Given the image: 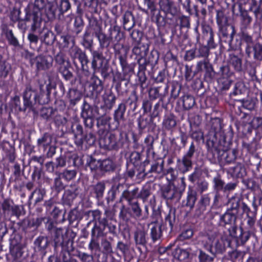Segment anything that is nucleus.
<instances>
[{
  "instance_id": "obj_4",
  "label": "nucleus",
  "mask_w": 262,
  "mask_h": 262,
  "mask_svg": "<svg viewBox=\"0 0 262 262\" xmlns=\"http://www.w3.org/2000/svg\"><path fill=\"white\" fill-rule=\"evenodd\" d=\"M195 151V147L192 142L186 153L183 156L182 159L177 160V167L183 173H185L191 169L192 167V158Z\"/></svg>"
},
{
  "instance_id": "obj_57",
  "label": "nucleus",
  "mask_w": 262,
  "mask_h": 262,
  "mask_svg": "<svg viewBox=\"0 0 262 262\" xmlns=\"http://www.w3.org/2000/svg\"><path fill=\"white\" fill-rule=\"evenodd\" d=\"M208 183L206 180H200L197 183V190L202 193L208 189Z\"/></svg>"
},
{
  "instance_id": "obj_12",
  "label": "nucleus",
  "mask_w": 262,
  "mask_h": 262,
  "mask_svg": "<svg viewBox=\"0 0 262 262\" xmlns=\"http://www.w3.org/2000/svg\"><path fill=\"white\" fill-rule=\"evenodd\" d=\"M99 223L100 225H97L96 224L91 231V236L98 239L105 235L104 231L106 226V219H103L99 222Z\"/></svg>"
},
{
  "instance_id": "obj_38",
  "label": "nucleus",
  "mask_w": 262,
  "mask_h": 262,
  "mask_svg": "<svg viewBox=\"0 0 262 262\" xmlns=\"http://www.w3.org/2000/svg\"><path fill=\"white\" fill-rule=\"evenodd\" d=\"M77 174V171L75 170L65 169L60 176L62 177L67 181H70L73 180Z\"/></svg>"
},
{
  "instance_id": "obj_47",
  "label": "nucleus",
  "mask_w": 262,
  "mask_h": 262,
  "mask_svg": "<svg viewBox=\"0 0 262 262\" xmlns=\"http://www.w3.org/2000/svg\"><path fill=\"white\" fill-rule=\"evenodd\" d=\"M150 194V188L148 185H145L143 187L140 193L138 195L142 199L144 202L146 201L148 196Z\"/></svg>"
},
{
  "instance_id": "obj_29",
  "label": "nucleus",
  "mask_w": 262,
  "mask_h": 262,
  "mask_svg": "<svg viewBox=\"0 0 262 262\" xmlns=\"http://www.w3.org/2000/svg\"><path fill=\"white\" fill-rule=\"evenodd\" d=\"M91 80L90 86L92 88V92H96V93H100L103 89L101 80L94 75L92 77Z\"/></svg>"
},
{
  "instance_id": "obj_30",
  "label": "nucleus",
  "mask_w": 262,
  "mask_h": 262,
  "mask_svg": "<svg viewBox=\"0 0 262 262\" xmlns=\"http://www.w3.org/2000/svg\"><path fill=\"white\" fill-rule=\"evenodd\" d=\"M10 69V65L4 60L2 56L0 55V78L6 77Z\"/></svg>"
},
{
  "instance_id": "obj_56",
  "label": "nucleus",
  "mask_w": 262,
  "mask_h": 262,
  "mask_svg": "<svg viewBox=\"0 0 262 262\" xmlns=\"http://www.w3.org/2000/svg\"><path fill=\"white\" fill-rule=\"evenodd\" d=\"M77 58L78 59L79 61L80 62L82 70H86L85 68L87 67V64L88 63L89 60L87 56L86 55L85 53L82 52V53L79 55V56Z\"/></svg>"
},
{
  "instance_id": "obj_62",
  "label": "nucleus",
  "mask_w": 262,
  "mask_h": 262,
  "mask_svg": "<svg viewBox=\"0 0 262 262\" xmlns=\"http://www.w3.org/2000/svg\"><path fill=\"white\" fill-rule=\"evenodd\" d=\"M191 137L199 142L204 139L203 133L200 129L192 131L191 134Z\"/></svg>"
},
{
  "instance_id": "obj_21",
  "label": "nucleus",
  "mask_w": 262,
  "mask_h": 262,
  "mask_svg": "<svg viewBox=\"0 0 262 262\" xmlns=\"http://www.w3.org/2000/svg\"><path fill=\"white\" fill-rule=\"evenodd\" d=\"M68 95L70 99V104L72 105H76L82 97L80 91L74 89H70Z\"/></svg>"
},
{
  "instance_id": "obj_60",
  "label": "nucleus",
  "mask_w": 262,
  "mask_h": 262,
  "mask_svg": "<svg viewBox=\"0 0 262 262\" xmlns=\"http://www.w3.org/2000/svg\"><path fill=\"white\" fill-rule=\"evenodd\" d=\"M154 142V138L152 136L148 135L145 138L144 143L146 144L147 151L150 152L153 149Z\"/></svg>"
},
{
  "instance_id": "obj_48",
  "label": "nucleus",
  "mask_w": 262,
  "mask_h": 262,
  "mask_svg": "<svg viewBox=\"0 0 262 262\" xmlns=\"http://www.w3.org/2000/svg\"><path fill=\"white\" fill-rule=\"evenodd\" d=\"M6 37L9 43L14 46H17L18 45V41L14 36L11 30H7L6 31Z\"/></svg>"
},
{
  "instance_id": "obj_37",
  "label": "nucleus",
  "mask_w": 262,
  "mask_h": 262,
  "mask_svg": "<svg viewBox=\"0 0 262 262\" xmlns=\"http://www.w3.org/2000/svg\"><path fill=\"white\" fill-rule=\"evenodd\" d=\"M115 168L114 162L109 159L101 161V170L104 171L113 170Z\"/></svg>"
},
{
  "instance_id": "obj_45",
  "label": "nucleus",
  "mask_w": 262,
  "mask_h": 262,
  "mask_svg": "<svg viewBox=\"0 0 262 262\" xmlns=\"http://www.w3.org/2000/svg\"><path fill=\"white\" fill-rule=\"evenodd\" d=\"M92 67L93 69V74L98 72H100L103 76H105L107 72V68L106 66L103 67H99L97 66V60L93 59L92 61Z\"/></svg>"
},
{
  "instance_id": "obj_58",
  "label": "nucleus",
  "mask_w": 262,
  "mask_h": 262,
  "mask_svg": "<svg viewBox=\"0 0 262 262\" xmlns=\"http://www.w3.org/2000/svg\"><path fill=\"white\" fill-rule=\"evenodd\" d=\"M59 70L66 80H68L72 78V73L68 69L67 66L59 67Z\"/></svg>"
},
{
  "instance_id": "obj_54",
  "label": "nucleus",
  "mask_w": 262,
  "mask_h": 262,
  "mask_svg": "<svg viewBox=\"0 0 262 262\" xmlns=\"http://www.w3.org/2000/svg\"><path fill=\"white\" fill-rule=\"evenodd\" d=\"M81 53H82V50L77 46H73L69 50L70 55L74 61Z\"/></svg>"
},
{
  "instance_id": "obj_32",
  "label": "nucleus",
  "mask_w": 262,
  "mask_h": 262,
  "mask_svg": "<svg viewBox=\"0 0 262 262\" xmlns=\"http://www.w3.org/2000/svg\"><path fill=\"white\" fill-rule=\"evenodd\" d=\"M183 105L185 110H189L192 108L195 104V100L193 97L190 95H185L182 98Z\"/></svg>"
},
{
  "instance_id": "obj_42",
  "label": "nucleus",
  "mask_w": 262,
  "mask_h": 262,
  "mask_svg": "<svg viewBox=\"0 0 262 262\" xmlns=\"http://www.w3.org/2000/svg\"><path fill=\"white\" fill-rule=\"evenodd\" d=\"M246 88L243 82L238 81L235 84L234 90L231 94V96H237L241 95L245 92Z\"/></svg>"
},
{
  "instance_id": "obj_6",
  "label": "nucleus",
  "mask_w": 262,
  "mask_h": 262,
  "mask_svg": "<svg viewBox=\"0 0 262 262\" xmlns=\"http://www.w3.org/2000/svg\"><path fill=\"white\" fill-rule=\"evenodd\" d=\"M92 33L97 38L101 48H107L111 43L110 37L107 36L102 31L101 27L96 23L95 26H91Z\"/></svg>"
},
{
  "instance_id": "obj_17",
  "label": "nucleus",
  "mask_w": 262,
  "mask_h": 262,
  "mask_svg": "<svg viewBox=\"0 0 262 262\" xmlns=\"http://www.w3.org/2000/svg\"><path fill=\"white\" fill-rule=\"evenodd\" d=\"M178 194V189L174 186H167L164 187L162 190V195L167 200H172Z\"/></svg>"
},
{
  "instance_id": "obj_11",
  "label": "nucleus",
  "mask_w": 262,
  "mask_h": 262,
  "mask_svg": "<svg viewBox=\"0 0 262 262\" xmlns=\"http://www.w3.org/2000/svg\"><path fill=\"white\" fill-rule=\"evenodd\" d=\"M214 235L200 234L198 237V242L210 252L212 251Z\"/></svg>"
},
{
  "instance_id": "obj_43",
  "label": "nucleus",
  "mask_w": 262,
  "mask_h": 262,
  "mask_svg": "<svg viewBox=\"0 0 262 262\" xmlns=\"http://www.w3.org/2000/svg\"><path fill=\"white\" fill-rule=\"evenodd\" d=\"M230 170L233 175L237 177H242L245 172L244 168L241 164H237L234 167H231Z\"/></svg>"
},
{
  "instance_id": "obj_27",
  "label": "nucleus",
  "mask_w": 262,
  "mask_h": 262,
  "mask_svg": "<svg viewBox=\"0 0 262 262\" xmlns=\"http://www.w3.org/2000/svg\"><path fill=\"white\" fill-rule=\"evenodd\" d=\"M134 16L130 11H126L123 15V25L124 28L129 30L132 28L135 25L133 21Z\"/></svg>"
},
{
  "instance_id": "obj_2",
  "label": "nucleus",
  "mask_w": 262,
  "mask_h": 262,
  "mask_svg": "<svg viewBox=\"0 0 262 262\" xmlns=\"http://www.w3.org/2000/svg\"><path fill=\"white\" fill-rule=\"evenodd\" d=\"M49 95L41 90L37 91L30 85H27L23 93L25 110L31 108L36 104H45L49 101Z\"/></svg>"
},
{
  "instance_id": "obj_46",
  "label": "nucleus",
  "mask_w": 262,
  "mask_h": 262,
  "mask_svg": "<svg viewBox=\"0 0 262 262\" xmlns=\"http://www.w3.org/2000/svg\"><path fill=\"white\" fill-rule=\"evenodd\" d=\"M131 212H129V208L123 205L121 208L119 213V217L125 221H127L129 220Z\"/></svg>"
},
{
  "instance_id": "obj_20",
  "label": "nucleus",
  "mask_w": 262,
  "mask_h": 262,
  "mask_svg": "<svg viewBox=\"0 0 262 262\" xmlns=\"http://www.w3.org/2000/svg\"><path fill=\"white\" fill-rule=\"evenodd\" d=\"M11 254L12 256V262H22L23 251L21 247L15 245L10 249Z\"/></svg>"
},
{
  "instance_id": "obj_10",
  "label": "nucleus",
  "mask_w": 262,
  "mask_h": 262,
  "mask_svg": "<svg viewBox=\"0 0 262 262\" xmlns=\"http://www.w3.org/2000/svg\"><path fill=\"white\" fill-rule=\"evenodd\" d=\"M109 31L111 42L115 48L120 45L121 41L124 38V35L119 29L116 27L111 28Z\"/></svg>"
},
{
  "instance_id": "obj_44",
  "label": "nucleus",
  "mask_w": 262,
  "mask_h": 262,
  "mask_svg": "<svg viewBox=\"0 0 262 262\" xmlns=\"http://www.w3.org/2000/svg\"><path fill=\"white\" fill-rule=\"evenodd\" d=\"M93 189L97 198H102L105 189V185L102 182L98 183L93 186Z\"/></svg>"
},
{
  "instance_id": "obj_7",
  "label": "nucleus",
  "mask_w": 262,
  "mask_h": 262,
  "mask_svg": "<svg viewBox=\"0 0 262 262\" xmlns=\"http://www.w3.org/2000/svg\"><path fill=\"white\" fill-rule=\"evenodd\" d=\"M160 10L163 12L166 16L170 15L174 16L178 13L179 9L173 2L170 0L159 1Z\"/></svg>"
},
{
  "instance_id": "obj_16",
  "label": "nucleus",
  "mask_w": 262,
  "mask_h": 262,
  "mask_svg": "<svg viewBox=\"0 0 262 262\" xmlns=\"http://www.w3.org/2000/svg\"><path fill=\"white\" fill-rule=\"evenodd\" d=\"M153 225L150 230V236L154 242L159 239L162 235L161 225L158 222L151 223Z\"/></svg>"
},
{
  "instance_id": "obj_39",
  "label": "nucleus",
  "mask_w": 262,
  "mask_h": 262,
  "mask_svg": "<svg viewBox=\"0 0 262 262\" xmlns=\"http://www.w3.org/2000/svg\"><path fill=\"white\" fill-rule=\"evenodd\" d=\"M254 52V58L257 60L262 59V45L256 43L252 46V52Z\"/></svg>"
},
{
  "instance_id": "obj_23",
  "label": "nucleus",
  "mask_w": 262,
  "mask_h": 262,
  "mask_svg": "<svg viewBox=\"0 0 262 262\" xmlns=\"http://www.w3.org/2000/svg\"><path fill=\"white\" fill-rule=\"evenodd\" d=\"M229 64L232 66L234 70L237 72H240L242 70V59L237 56L234 54L230 55L229 61Z\"/></svg>"
},
{
  "instance_id": "obj_28",
  "label": "nucleus",
  "mask_w": 262,
  "mask_h": 262,
  "mask_svg": "<svg viewBox=\"0 0 262 262\" xmlns=\"http://www.w3.org/2000/svg\"><path fill=\"white\" fill-rule=\"evenodd\" d=\"M116 97L112 93L106 94L103 96L104 106L108 110H111L114 105Z\"/></svg>"
},
{
  "instance_id": "obj_24",
  "label": "nucleus",
  "mask_w": 262,
  "mask_h": 262,
  "mask_svg": "<svg viewBox=\"0 0 262 262\" xmlns=\"http://www.w3.org/2000/svg\"><path fill=\"white\" fill-rule=\"evenodd\" d=\"M196 68L198 72L202 71L205 69L207 73H210L213 71L212 67L207 58L198 62Z\"/></svg>"
},
{
  "instance_id": "obj_51",
  "label": "nucleus",
  "mask_w": 262,
  "mask_h": 262,
  "mask_svg": "<svg viewBox=\"0 0 262 262\" xmlns=\"http://www.w3.org/2000/svg\"><path fill=\"white\" fill-rule=\"evenodd\" d=\"M89 249L91 251L100 250V248L98 238L91 236V239L89 244Z\"/></svg>"
},
{
  "instance_id": "obj_52",
  "label": "nucleus",
  "mask_w": 262,
  "mask_h": 262,
  "mask_svg": "<svg viewBox=\"0 0 262 262\" xmlns=\"http://www.w3.org/2000/svg\"><path fill=\"white\" fill-rule=\"evenodd\" d=\"M227 21L226 17L222 11H216V22L219 26H222L225 24Z\"/></svg>"
},
{
  "instance_id": "obj_3",
  "label": "nucleus",
  "mask_w": 262,
  "mask_h": 262,
  "mask_svg": "<svg viewBox=\"0 0 262 262\" xmlns=\"http://www.w3.org/2000/svg\"><path fill=\"white\" fill-rule=\"evenodd\" d=\"M44 0H35L34 3L29 4L26 8V21L32 20V29L34 31L40 21L41 10L45 7Z\"/></svg>"
},
{
  "instance_id": "obj_36",
  "label": "nucleus",
  "mask_w": 262,
  "mask_h": 262,
  "mask_svg": "<svg viewBox=\"0 0 262 262\" xmlns=\"http://www.w3.org/2000/svg\"><path fill=\"white\" fill-rule=\"evenodd\" d=\"M93 32V30L90 29L86 31L83 35L82 45L85 48L91 50V48L93 45V40L89 39L88 37L90 35L91 33Z\"/></svg>"
},
{
  "instance_id": "obj_9",
  "label": "nucleus",
  "mask_w": 262,
  "mask_h": 262,
  "mask_svg": "<svg viewBox=\"0 0 262 262\" xmlns=\"http://www.w3.org/2000/svg\"><path fill=\"white\" fill-rule=\"evenodd\" d=\"M34 63L38 71L46 70L51 67L52 59L49 57L39 55L32 61V64Z\"/></svg>"
},
{
  "instance_id": "obj_40",
  "label": "nucleus",
  "mask_w": 262,
  "mask_h": 262,
  "mask_svg": "<svg viewBox=\"0 0 262 262\" xmlns=\"http://www.w3.org/2000/svg\"><path fill=\"white\" fill-rule=\"evenodd\" d=\"M163 126L167 129H170L176 125V121L173 116L165 117L163 122Z\"/></svg>"
},
{
  "instance_id": "obj_8",
  "label": "nucleus",
  "mask_w": 262,
  "mask_h": 262,
  "mask_svg": "<svg viewBox=\"0 0 262 262\" xmlns=\"http://www.w3.org/2000/svg\"><path fill=\"white\" fill-rule=\"evenodd\" d=\"M134 237L136 245L144 246L147 243V233L144 226L141 223L137 225L134 233Z\"/></svg>"
},
{
  "instance_id": "obj_13",
  "label": "nucleus",
  "mask_w": 262,
  "mask_h": 262,
  "mask_svg": "<svg viewBox=\"0 0 262 262\" xmlns=\"http://www.w3.org/2000/svg\"><path fill=\"white\" fill-rule=\"evenodd\" d=\"M115 137L114 135L107 134L99 139V144L101 147L105 149H112L116 145Z\"/></svg>"
},
{
  "instance_id": "obj_19",
  "label": "nucleus",
  "mask_w": 262,
  "mask_h": 262,
  "mask_svg": "<svg viewBox=\"0 0 262 262\" xmlns=\"http://www.w3.org/2000/svg\"><path fill=\"white\" fill-rule=\"evenodd\" d=\"M52 141L51 136L48 133H45L42 137L37 140V146L39 147H42L44 150H46L51 145Z\"/></svg>"
},
{
  "instance_id": "obj_14",
  "label": "nucleus",
  "mask_w": 262,
  "mask_h": 262,
  "mask_svg": "<svg viewBox=\"0 0 262 262\" xmlns=\"http://www.w3.org/2000/svg\"><path fill=\"white\" fill-rule=\"evenodd\" d=\"M236 220V215L231 211H227L224 214L221 215L220 224L224 226L227 224L234 223Z\"/></svg>"
},
{
  "instance_id": "obj_34",
  "label": "nucleus",
  "mask_w": 262,
  "mask_h": 262,
  "mask_svg": "<svg viewBox=\"0 0 262 262\" xmlns=\"http://www.w3.org/2000/svg\"><path fill=\"white\" fill-rule=\"evenodd\" d=\"M130 215L136 220H139L142 216V209L138 202H135L130 205Z\"/></svg>"
},
{
  "instance_id": "obj_22",
  "label": "nucleus",
  "mask_w": 262,
  "mask_h": 262,
  "mask_svg": "<svg viewBox=\"0 0 262 262\" xmlns=\"http://www.w3.org/2000/svg\"><path fill=\"white\" fill-rule=\"evenodd\" d=\"M226 244L223 238H219L214 236L212 250L214 249L215 252L222 253L225 250Z\"/></svg>"
},
{
  "instance_id": "obj_5",
  "label": "nucleus",
  "mask_w": 262,
  "mask_h": 262,
  "mask_svg": "<svg viewBox=\"0 0 262 262\" xmlns=\"http://www.w3.org/2000/svg\"><path fill=\"white\" fill-rule=\"evenodd\" d=\"M126 110V105L124 103H121L118 105L117 109L115 110L113 114L114 122L113 124H109L110 129L115 130L118 128L121 122L125 120L124 115Z\"/></svg>"
},
{
  "instance_id": "obj_18",
  "label": "nucleus",
  "mask_w": 262,
  "mask_h": 262,
  "mask_svg": "<svg viewBox=\"0 0 262 262\" xmlns=\"http://www.w3.org/2000/svg\"><path fill=\"white\" fill-rule=\"evenodd\" d=\"M242 39L247 44L245 52L247 56L250 57L252 53L253 38L248 33H243L242 34Z\"/></svg>"
},
{
  "instance_id": "obj_26",
  "label": "nucleus",
  "mask_w": 262,
  "mask_h": 262,
  "mask_svg": "<svg viewBox=\"0 0 262 262\" xmlns=\"http://www.w3.org/2000/svg\"><path fill=\"white\" fill-rule=\"evenodd\" d=\"M78 187L76 185H71L65 192V197L69 201H72L78 194Z\"/></svg>"
},
{
  "instance_id": "obj_59",
  "label": "nucleus",
  "mask_w": 262,
  "mask_h": 262,
  "mask_svg": "<svg viewBox=\"0 0 262 262\" xmlns=\"http://www.w3.org/2000/svg\"><path fill=\"white\" fill-rule=\"evenodd\" d=\"M55 61L60 67L66 66V63L68 64L64 54L61 52L58 53L55 56Z\"/></svg>"
},
{
  "instance_id": "obj_49",
  "label": "nucleus",
  "mask_w": 262,
  "mask_h": 262,
  "mask_svg": "<svg viewBox=\"0 0 262 262\" xmlns=\"http://www.w3.org/2000/svg\"><path fill=\"white\" fill-rule=\"evenodd\" d=\"M88 166L91 170H101V161L91 158L88 163Z\"/></svg>"
},
{
  "instance_id": "obj_1",
  "label": "nucleus",
  "mask_w": 262,
  "mask_h": 262,
  "mask_svg": "<svg viewBox=\"0 0 262 262\" xmlns=\"http://www.w3.org/2000/svg\"><path fill=\"white\" fill-rule=\"evenodd\" d=\"M207 146L208 151L213 154L214 152H216L222 162L230 163L236 159L235 150H229V144L225 140H220L219 143L208 140L207 141Z\"/></svg>"
},
{
  "instance_id": "obj_15",
  "label": "nucleus",
  "mask_w": 262,
  "mask_h": 262,
  "mask_svg": "<svg viewBox=\"0 0 262 262\" xmlns=\"http://www.w3.org/2000/svg\"><path fill=\"white\" fill-rule=\"evenodd\" d=\"M196 200V193L193 190H189L187 192V196L186 200L183 201L184 206L189 207L192 209Z\"/></svg>"
},
{
  "instance_id": "obj_35",
  "label": "nucleus",
  "mask_w": 262,
  "mask_h": 262,
  "mask_svg": "<svg viewBox=\"0 0 262 262\" xmlns=\"http://www.w3.org/2000/svg\"><path fill=\"white\" fill-rule=\"evenodd\" d=\"M138 188H135L131 191L124 190L122 194L121 199L124 198L130 202L138 195Z\"/></svg>"
},
{
  "instance_id": "obj_31",
  "label": "nucleus",
  "mask_w": 262,
  "mask_h": 262,
  "mask_svg": "<svg viewBox=\"0 0 262 262\" xmlns=\"http://www.w3.org/2000/svg\"><path fill=\"white\" fill-rule=\"evenodd\" d=\"M45 191L44 190L40 189H36L31 193L29 196V201L34 198L35 203L37 204L43 200Z\"/></svg>"
},
{
  "instance_id": "obj_53",
  "label": "nucleus",
  "mask_w": 262,
  "mask_h": 262,
  "mask_svg": "<svg viewBox=\"0 0 262 262\" xmlns=\"http://www.w3.org/2000/svg\"><path fill=\"white\" fill-rule=\"evenodd\" d=\"M193 235V230L191 229H187L183 231L178 237V239L180 241H183L185 239H189Z\"/></svg>"
},
{
  "instance_id": "obj_63",
  "label": "nucleus",
  "mask_w": 262,
  "mask_h": 262,
  "mask_svg": "<svg viewBox=\"0 0 262 262\" xmlns=\"http://www.w3.org/2000/svg\"><path fill=\"white\" fill-rule=\"evenodd\" d=\"M199 258L200 262H210L213 260L211 256L205 253L202 250H200Z\"/></svg>"
},
{
  "instance_id": "obj_55",
  "label": "nucleus",
  "mask_w": 262,
  "mask_h": 262,
  "mask_svg": "<svg viewBox=\"0 0 262 262\" xmlns=\"http://www.w3.org/2000/svg\"><path fill=\"white\" fill-rule=\"evenodd\" d=\"M144 50H141V47L139 46V44L137 46H135L133 49V53L140 57H143L146 56L147 51H148L147 48H145V46H143Z\"/></svg>"
},
{
  "instance_id": "obj_25",
  "label": "nucleus",
  "mask_w": 262,
  "mask_h": 262,
  "mask_svg": "<svg viewBox=\"0 0 262 262\" xmlns=\"http://www.w3.org/2000/svg\"><path fill=\"white\" fill-rule=\"evenodd\" d=\"M51 235L54 242L55 247H58L62 244L63 237L61 228H59L54 229L53 233Z\"/></svg>"
},
{
  "instance_id": "obj_64",
  "label": "nucleus",
  "mask_w": 262,
  "mask_h": 262,
  "mask_svg": "<svg viewBox=\"0 0 262 262\" xmlns=\"http://www.w3.org/2000/svg\"><path fill=\"white\" fill-rule=\"evenodd\" d=\"M251 125L254 129H258L262 126V118L254 117L251 122Z\"/></svg>"
},
{
  "instance_id": "obj_50",
  "label": "nucleus",
  "mask_w": 262,
  "mask_h": 262,
  "mask_svg": "<svg viewBox=\"0 0 262 262\" xmlns=\"http://www.w3.org/2000/svg\"><path fill=\"white\" fill-rule=\"evenodd\" d=\"M241 21L243 27L246 28L251 23L252 17L249 16L247 12H243L241 14Z\"/></svg>"
},
{
  "instance_id": "obj_41",
  "label": "nucleus",
  "mask_w": 262,
  "mask_h": 262,
  "mask_svg": "<svg viewBox=\"0 0 262 262\" xmlns=\"http://www.w3.org/2000/svg\"><path fill=\"white\" fill-rule=\"evenodd\" d=\"M213 182L214 184V188L216 191L224 190L225 187V183L222 180L220 176H217L213 179Z\"/></svg>"
},
{
  "instance_id": "obj_33",
  "label": "nucleus",
  "mask_w": 262,
  "mask_h": 262,
  "mask_svg": "<svg viewBox=\"0 0 262 262\" xmlns=\"http://www.w3.org/2000/svg\"><path fill=\"white\" fill-rule=\"evenodd\" d=\"M34 245L38 251L43 250L48 245V240L45 237L39 236L35 240Z\"/></svg>"
},
{
  "instance_id": "obj_61",
  "label": "nucleus",
  "mask_w": 262,
  "mask_h": 262,
  "mask_svg": "<svg viewBox=\"0 0 262 262\" xmlns=\"http://www.w3.org/2000/svg\"><path fill=\"white\" fill-rule=\"evenodd\" d=\"M209 55V49L206 46H201L198 49V53L196 57L207 58Z\"/></svg>"
}]
</instances>
